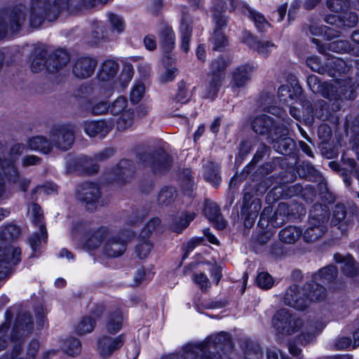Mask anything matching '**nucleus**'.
<instances>
[{
    "label": "nucleus",
    "instance_id": "obj_1",
    "mask_svg": "<svg viewBox=\"0 0 359 359\" xmlns=\"http://www.w3.org/2000/svg\"><path fill=\"white\" fill-rule=\"evenodd\" d=\"M70 0H30L29 8L25 5H17L0 11V39L8 33L20 32L27 22V12H29V22L31 27H39L45 19L56 20L60 11L67 7Z\"/></svg>",
    "mask_w": 359,
    "mask_h": 359
},
{
    "label": "nucleus",
    "instance_id": "obj_2",
    "mask_svg": "<svg viewBox=\"0 0 359 359\" xmlns=\"http://www.w3.org/2000/svg\"><path fill=\"white\" fill-rule=\"evenodd\" d=\"M229 342V334L222 332L215 337H210L205 344L186 346L182 355L177 357V359H222L219 353H210V355H207L208 351L212 345L217 348Z\"/></svg>",
    "mask_w": 359,
    "mask_h": 359
},
{
    "label": "nucleus",
    "instance_id": "obj_3",
    "mask_svg": "<svg viewBox=\"0 0 359 359\" xmlns=\"http://www.w3.org/2000/svg\"><path fill=\"white\" fill-rule=\"evenodd\" d=\"M330 213L326 205L316 203L310 211L309 226L303 234L304 240L314 242L321 238L326 231Z\"/></svg>",
    "mask_w": 359,
    "mask_h": 359
},
{
    "label": "nucleus",
    "instance_id": "obj_4",
    "mask_svg": "<svg viewBox=\"0 0 359 359\" xmlns=\"http://www.w3.org/2000/svg\"><path fill=\"white\" fill-rule=\"evenodd\" d=\"M303 325V320L287 309L277 311L272 318V327L279 338L295 334L301 330Z\"/></svg>",
    "mask_w": 359,
    "mask_h": 359
},
{
    "label": "nucleus",
    "instance_id": "obj_5",
    "mask_svg": "<svg viewBox=\"0 0 359 359\" xmlns=\"http://www.w3.org/2000/svg\"><path fill=\"white\" fill-rule=\"evenodd\" d=\"M234 9L233 0H214L212 17L215 21L216 28L212 38L213 49L222 50L227 45L228 41L221 29L226 27L227 20L223 13L226 10Z\"/></svg>",
    "mask_w": 359,
    "mask_h": 359
},
{
    "label": "nucleus",
    "instance_id": "obj_6",
    "mask_svg": "<svg viewBox=\"0 0 359 359\" xmlns=\"http://www.w3.org/2000/svg\"><path fill=\"white\" fill-rule=\"evenodd\" d=\"M115 154V149L112 147H107L95 154L94 156L89 157L82 156L78 158L69 157L67 159V169L69 172L79 168H82L89 174L97 172L99 170L98 162H103Z\"/></svg>",
    "mask_w": 359,
    "mask_h": 359
},
{
    "label": "nucleus",
    "instance_id": "obj_7",
    "mask_svg": "<svg viewBox=\"0 0 359 359\" xmlns=\"http://www.w3.org/2000/svg\"><path fill=\"white\" fill-rule=\"evenodd\" d=\"M33 330L32 317L29 313H23L20 314L15 321L11 339L15 341L12 355L11 357L5 356L0 359H22L19 356L21 354L22 346L20 339L24 336H27Z\"/></svg>",
    "mask_w": 359,
    "mask_h": 359
},
{
    "label": "nucleus",
    "instance_id": "obj_8",
    "mask_svg": "<svg viewBox=\"0 0 359 359\" xmlns=\"http://www.w3.org/2000/svg\"><path fill=\"white\" fill-rule=\"evenodd\" d=\"M227 65V62L223 57H218L211 62L208 80L205 85L208 97L212 98L217 95L224 79Z\"/></svg>",
    "mask_w": 359,
    "mask_h": 359
},
{
    "label": "nucleus",
    "instance_id": "obj_9",
    "mask_svg": "<svg viewBox=\"0 0 359 359\" xmlns=\"http://www.w3.org/2000/svg\"><path fill=\"white\" fill-rule=\"evenodd\" d=\"M55 147L62 151L70 149L75 140L74 127L69 124H57L53 126L49 131Z\"/></svg>",
    "mask_w": 359,
    "mask_h": 359
},
{
    "label": "nucleus",
    "instance_id": "obj_10",
    "mask_svg": "<svg viewBox=\"0 0 359 359\" xmlns=\"http://www.w3.org/2000/svg\"><path fill=\"white\" fill-rule=\"evenodd\" d=\"M76 197L85 204L89 211H93L98 206H102L105 203L102 199L100 187L93 182L82 183L76 190Z\"/></svg>",
    "mask_w": 359,
    "mask_h": 359
},
{
    "label": "nucleus",
    "instance_id": "obj_11",
    "mask_svg": "<svg viewBox=\"0 0 359 359\" xmlns=\"http://www.w3.org/2000/svg\"><path fill=\"white\" fill-rule=\"evenodd\" d=\"M255 189L249 186L243 190L241 216L245 218V226H252L262 208L260 199L254 197Z\"/></svg>",
    "mask_w": 359,
    "mask_h": 359
},
{
    "label": "nucleus",
    "instance_id": "obj_12",
    "mask_svg": "<svg viewBox=\"0 0 359 359\" xmlns=\"http://www.w3.org/2000/svg\"><path fill=\"white\" fill-rule=\"evenodd\" d=\"M6 151V147L0 142V169L6 179L15 184H17L23 191H25L30 184V180L22 177L16 165L4 158Z\"/></svg>",
    "mask_w": 359,
    "mask_h": 359
},
{
    "label": "nucleus",
    "instance_id": "obj_13",
    "mask_svg": "<svg viewBox=\"0 0 359 359\" xmlns=\"http://www.w3.org/2000/svg\"><path fill=\"white\" fill-rule=\"evenodd\" d=\"M288 129L285 126H277L274 129V135L268 141L273 144V148L278 153L289 155L294 149V140L287 137Z\"/></svg>",
    "mask_w": 359,
    "mask_h": 359
},
{
    "label": "nucleus",
    "instance_id": "obj_14",
    "mask_svg": "<svg viewBox=\"0 0 359 359\" xmlns=\"http://www.w3.org/2000/svg\"><path fill=\"white\" fill-rule=\"evenodd\" d=\"M144 165L150 168L155 173H161L171 166V158L163 150L159 149L142 156Z\"/></svg>",
    "mask_w": 359,
    "mask_h": 359
},
{
    "label": "nucleus",
    "instance_id": "obj_15",
    "mask_svg": "<svg viewBox=\"0 0 359 359\" xmlns=\"http://www.w3.org/2000/svg\"><path fill=\"white\" fill-rule=\"evenodd\" d=\"M132 236L133 233L130 231L117 236H111L110 235L104 243V254L110 257L121 255L126 251L127 243Z\"/></svg>",
    "mask_w": 359,
    "mask_h": 359
},
{
    "label": "nucleus",
    "instance_id": "obj_16",
    "mask_svg": "<svg viewBox=\"0 0 359 359\" xmlns=\"http://www.w3.org/2000/svg\"><path fill=\"white\" fill-rule=\"evenodd\" d=\"M283 302L285 305L298 311H304L308 308V299L304 288L297 285H292L288 287L283 297Z\"/></svg>",
    "mask_w": 359,
    "mask_h": 359
},
{
    "label": "nucleus",
    "instance_id": "obj_17",
    "mask_svg": "<svg viewBox=\"0 0 359 359\" xmlns=\"http://www.w3.org/2000/svg\"><path fill=\"white\" fill-rule=\"evenodd\" d=\"M158 39L163 50V64L166 66L172 65L175 59L171 53L175 46V34L172 28L166 24H163L158 30Z\"/></svg>",
    "mask_w": 359,
    "mask_h": 359
},
{
    "label": "nucleus",
    "instance_id": "obj_18",
    "mask_svg": "<svg viewBox=\"0 0 359 359\" xmlns=\"http://www.w3.org/2000/svg\"><path fill=\"white\" fill-rule=\"evenodd\" d=\"M97 65L96 58L92 56L82 55L78 57L72 63V74L78 79H88L94 74Z\"/></svg>",
    "mask_w": 359,
    "mask_h": 359
},
{
    "label": "nucleus",
    "instance_id": "obj_19",
    "mask_svg": "<svg viewBox=\"0 0 359 359\" xmlns=\"http://www.w3.org/2000/svg\"><path fill=\"white\" fill-rule=\"evenodd\" d=\"M135 172V163L128 159H122L111 171L110 180L119 184L130 182Z\"/></svg>",
    "mask_w": 359,
    "mask_h": 359
},
{
    "label": "nucleus",
    "instance_id": "obj_20",
    "mask_svg": "<svg viewBox=\"0 0 359 359\" xmlns=\"http://www.w3.org/2000/svg\"><path fill=\"white\" fill-rule=\"evenodd\" d=\"M123 335L115 337L103 335L97 339V350L103 358H109L112 353L119 349L124 344Z\"/></svg>",
    "mask_w": 359,
    "mask_h": 359
},
{
    "label": "nucleus",
    "instance_id": "obj_21",
    "mask_svg": "<svg viewBox=\"0 0 359 359\" xmlns=\"http://www.w3.org/2000/svg\"><path fill=\"white\" fill-rule=\"evenodd\" d=\"M251 126L253 131L258 135L269 134V141L274 135V129L283 125H276L271 117L263 114L255 117L251 122Z\"/></svg>",
    "mask_w": 359,
    "mask_h": 359
},
{
    "label": "nucleus",
    "instance_id": "obj_22",
    "mask_svg": "<svg viewBox=\"0 0 359 359\" xmlns=\"http://www.w3.org/2000/svg\"><path fill=\"white\" fill-rule=\"evenodd\" d=\"M69 54L62 49H58L48 55L46 62V71L50 74L60 72L69 62Z\"/></svg>",
    "mask_w": 359,
    "mask_h": 359
},
{
    "label": "nucleus",
    "instance_id": "obj_23",
    "mask_svg": "<svg viewBox=\"0 0 359 359\" xmlns=\"http://www.w3.org/2000/svg\"><path fill=\"white\" fill-rule=\"evenodd\" d=\"M21 251L19 248L9 247L0 250V278H4L8 271V264H18L20 260Z\"/></svg>",
    "mask_w": 359,
    "mask_h": 359
},
{
    "label": "nucleus",
    "instance_id": "obj_24",
    "mask_svg": "<svg viewBox=\"0 0 359 359\" xmlns=\"http://www.w3.org/2000/svg\"><path fill=\"white\" fill-rule=\"evenodd\" d=\"M113 126L114 124L111 121L102 119L85 122L83 130L90 137L102 138L113 128Z\"/></svg>",
    "mask_w": 359,
    "mask_h": 359
},
{
    "label": "nucleus",
    "instance_id": "obj_25",
    "mask_svg": "<svg viewBox=\"0 0 359 359\" xmlns=\"http://www.w3.org/2000/svg\"><path fill=\"white\" fill-rule=\"evenodd\" d=\"M243 42L264 57H267L276 47L271 41L257 40L251 33L248 32H245L243 34Z\"/></svg>",
    "mask_w": 359,
    "mask_h": 359
},
{
    "label": "nucleus",
    "instance_id": "obj_26",
    "mask_svg": "<svg viewBox=\"0 0 359 359\" xmlns=\"http://www.w3.org/2000/svg\"><path fill=\"white\" fill-rule=\"evenodd\" d=\"M110 235L111 231L107 226H102L90 230L86 236V246L90 250L96 249L103 241L105 242Z\"/></svg>",
    "mask_w": 359,
    "mask_h": 359
},
{
    "label": "nucleus",
    "instance_id": "obj_27",
    "mask_svg": "<svg viewBox=\"0 0 359 359\" xmlns=\"http://www.w3.org/2000/svg\"><path fill=\"white\" fill-rule=\"evenodd\" d=\"M204 214L217 229H224L226 226V221L220 213L218 205L211 201L205 202Z\"/></svg>",
    "mask_w": 359,
    "mask_h": 359
},
{
    "label": "nucleus",
    "instance_id": "obj_28",
    "mask_svg": "<svg viewBox=\"0 0 359 359\" xmlns=\"http://www.w3.org/2000/svg\"><path fill=\"white\" fill-rule=\"evenodd\" d=\"M303 288L308 299V307L311 302H320L326 297V289L316 283V280L313 279L311 281L306 283Z\"/></svg>",
    "mask_w": 359,
    "mask_h": 359
},
{
    "label": "nucleus",
    "instance_id": "obj_29",
    "mask_svg": "<svg viewBox=\"0 0 359 359\" xmlns=\"http://www.w3.org/2000/svg\"><path fill=\"white\" fill-rule=\"evenodd\" d=\"M313 42L316 45L317 49L320 53H325L327 50L339 53H348L350 50L351 44L346 40H337L326 45L321 44L317 39H313Z\"/></svg>",
    "mask_w": 359,
    "mask_h": 359
},
{
    "label": "nucleus",
    "instance_id": "obj_30",
    "mask_svg": "<svg viewBox=\"0 0 359 359\" xmlns=\"http://www.w3.org/2000/svg\"><path fill=\"white\" fill-rule=\"evenodd\" d=\"M336 262L342 264L341 270L347 276L353 277L358 273V264L351 255L344 256L337 253L334 256Z\"/></svg>",
    "mask_w": 359,
    "mask_h": 359
},
{
    "label": "nucleus",
    "instance_id": "obj_31",
    "mask_svg": "<svg viewBox=\"0 0 359 359\" xmlns=\"http://www.w3.org/2000/svg\"><path fill=\"white\" fill-rule=\"evenodd\" d=\"M52 139L44 136H36L30 138L27 141L28 148L32 150L39 151L40 152L48 154L53 151L55 147Z\"/></svg>",
    "mask_w": 359,
    "mask_h": 359
},
{
    "label": "nucleus",
    "instance_id": "obj_32",
    "mask_svg": "<svg viewBox=\"0 0 359 359\" xmlns=\"http://www.w3.org/2000/svg\"><path fill=\"white\" fill-rule=\"evenodd\" d=\"M254 67L249 64L237 67L233 73V83L236 87H243L251 79Z\"/></svg>",
    "mask_w": 359,
    "mask_h": 359
},
{
    "label": "nucleus",
    "instance_id": "obj_33",
    "mask_svg": "<svg viewBox=\"0 0 359 359\" xmlns=\"http://www.w3.org/2000/svg\"><path fill=\"white\" fill-rule=\"evenodd\" d=\"M203 177L205 180L215 187H217L221 182L219 165L212 161H208L203 165Z\"/></svg>",
    "mask_w": 359,
    "mask_h": 359
},
{
    "label": "nucleus",
    "instance_id": "obj_34",
    "mask_svg": "<svg viewBox=\"0 0 359 359\" xmlns=\"http://www.w3.org/2000/svg\"><path fill=\"white\" fill-rule=\"evenodd\" d=\"M118 69V65L112 60H107L102 62L98 72V79L102 81H110Z\"/></svg>",
    "mask_w": 359,
    "mask_h": 359
},
{
    "label": "nucleus",
    "instance_id": "obj_35",
    "mask_svg": "<svg viewBox=\"0 0 359 359\" xmlns=\"http://www.w3.org/2000/svg\"><path fill=\"white\" fill-rule=\"evenodd\" d=\"M191 20L189 15H184L182 18L180 32L182 34L181 48L185 53L189 48V41L191 36L192 28L191 27Z\"/></svg>",
    "mask_w": 359,
    "mask_h": 359
},
{
    "label": "nucleus",
    "instance_id": "obj_36",
    "mask_svg": "<svg viewBox=\"0 0 359 359\" xmlns=\"http://www.w3.org/2000/svg\"><path fill=\"white\" fill-rule=\"evenodd\" d=\"M280 240L286 244H294L302 236V231L294 226H288L279 231Z\"/></svg>",
    "mask_w": 359,
    "mask_h": 359
},
{
    "label": "nucleus",
    "instance_id": "obj_37",
    "mask_svg": "<svg viewBox=\"0 0 359 359\" xmlns=\"http://www.w3.org/2000/svg\"><path fill=\"white\" fill-rule=\"evenodd\" d=\"M107 36V29L101 23H95L92 27L90 33L86 36L87 42L91 46H97Z\"/></svg>",
    "mask_w": 359,
    "mask_h": 359
},
{
    "label": "nucleus",
    "instance_id": "obj_38",
    "mask_svg": "<svg viewBox=\"0 0 359 359\" xmlns=\"http://www.w3.org/2000/svg\"><path fill=\"white\" fill-rule=\"evenodd\" d=\"M302 93V88L299 86L291 87L289 85H283L279 87L278 90V97L283 103H287L289 100H292Z\"/></svg>",
    "mask_w": 359,
    "mask_h": 359
},
{
    "label": "nucleus",
    "instance_id": "obj_39",
    "mask_svg": "<svg viewBox=\"0 0 359 359\" xmlns=\"http://www.w3.org/2000/svg\"><path fill=\"white\" fill-rule=\"evenodd\" d=\"M123 323V317L118 310L110 313L106 319L105 328L111 334H115L118 332Z\"/></svg>",
    "mask_w": 359,
    "mask_h": 359
},
{
    "label": "nucleus",
    "instance_id": "obj_40",
    "mask_svg": "<svg viewBox=\"0 0 359 359\" xmlns=\"http://www.w3.org/2000/svg\"><path fill=\"white\" fill-rule=\"evenodd\" d=\"M338 270L334 265H328L320 269L318 273L313 276V279L320 280L323 283H330L333 281L337 276Z\"/></svg>",
    "mask_w": 359,
    "mask_h": 359
},
{
    "label": "nucleus",
    "instance_id": "obj_41",
    "mask_svg": "<svg viewBox=\"0 0 359 359\" xmlns=\"http://www.w3.org/2000/svg\"><path fill=\"white\" fill-rule=\"evenodd\" d=\"M153 243L147 236H142L140 233L138 243L135 246V252L140 259H144L151 253Z\"/></svg>",
    "mask_w": 359,
    "mask_h": 359
},
{
    "label": "nucleus",
    "instance_id": "obj_42",
    "mask_svg": "<svg viewBox=\"0 0 359 359\" xmlns=\"http://www.w3.org/2000/svg\"><path fill=\"white\" fill-rule=\"evenodd\" d=\"M46 52L43 49L36 50L35 55L32 60L30 68L32 72L38 73L43 69H46L48 63L46 62L47 58Z\"/></svg>",
    "mask_w": 359,
    "mask_h": 359
},
{
    "label": "nucleus",
    "instance_id": "obj_43",
    "mask_svg": "<svg viewBox=\"0 0 359 359\" xmlns=\"http://www.w3.org/2000/svg\"><path fill=\"white\" fill-rule=\"evenodd\" d=\"M95 325L96 321L91 316H85L78 323L75 331L79 335H84L92 332Z\"/></svg>",
    "mask_w": 359,
    "mask_h": 359
},
{
    "label": "nucleus",
    "instance_id": "obj_44",
    "mask_svg": "<svg viewBox=\"0 0 359 359\" xmlns=\"http://www.w3.org/2000/svg\"><path fill=\"white\" fill-rule=\"evenodd\" d=\"M347 209L344 204H337L332 211V217L331 223L334 226H337L340 224L341 225L347 224Z\"/></svg>",
    "mask_w": 359,
    "mask_h": 359
},
{
    "label": "nucleus",
    "instance_id": "obj_45",
    "mask_svg": "<svg viewBox=\"0 0 359 359\" xmlns=\"http://www.w3.org/2000/svg\"><path fill=\"white\" fill-rule=\"evenodd\" d=\"M176 191L172 187H163L159 192L157 201L161 206L170 205L175 199Z\"/></svg>",
    "mask_w": 359,
    "mask_h": 359
},
{
    "label": "nucleus",
    "instance_id": "obj_46",
    "mask_svg": "<svg viewBox=\"0 0 359 359\" xmlns=\"http://www.w3.org/2000/svg\"><path fill=\"white\" fill-rule=\"evenodd\" d=\"M63 349L69 355H77L81 351V343L80 340L76 338H69L65 341L63 345Z\"/></svg>",
    "mask_w": 359,
    "mask_h": 359
},
{
    "label": "nucleus",
    "instance_id": "obj_47",
    "mask_svg": "<svg viewBox=\"0 0 359 359\" xmlns=\"http://www.w3.org/2000/svg\"><path fill=\"white\" fill-rule=\"evenodd\" d=\"M245 14L248 16L255 23L256 27L259 30L262 31L268 25V22L264 17V15L256 12L249 7L245 8Z\"/></svg>",
    "mask_w": 359,
    "mask_h": 359
},
{
    "label": "nucleus",
    "instance_id": "obj_48",
    "mask_svg": "<svg viewBox=\"0 0 359 359\" xmlns=\"http://www.w3.org/2000/svg\"><path fill=\"white\" fill-rule=\"evenodd\" d=\"M127 107V99L125 97L119 96L109 105V111L112 115L117 116L128 111Z\"/></svg>",
    "mask_w": 359,
    "mask_h": 359
},
{
    "label": "nucleus",
    "instance_id": "obj_49",
    "mask_svg": "<svg viewBox=\"0 0 359 359\" xmlns=\"http://www.w3.org/2000/svg\"><path fill=\"white\" fill-rule=\"evenodd\" d=\"M195 216L194 212L182 213L179 220L173 224V231L180 233L189 226V223L195 218Z\"/></svg>",
    "mask_w": 359,
    "mask_h": 359
},
{
    "label": "nucleus",
    "instance_id": "obj_50",
    "mask_svg": "<svg viewBox=\"0 0 359 359\" xmlns=\"http://www.w3.org/2000/svg\"><path fill=\"white\" fill-rule=\"evenodd\" d=\"M326 5L330 11L341 13L348 11L350 2L348 0H327Z\"/></svg>",
    "mask_w": 359,
    "mask_h": 359
},
{
    "label": "nucleus",
    "instance_id": "obj_51",
    "mask_svg": "<svg viewBox=\"0 0 359 359\" xmlns=\"http://www.w3.org/2000/svg\"><path fill=\"white\" fill-rule=\"evenodd\" d=\"M27 144L25 145L20 143L13 145L8 152L9 158L6 160L15 165V162L19 159L20 156L27 152Z\"/></svg>",
    "mask_w": 359,
    "mask_h": 359
},
{
    "label": "nucleus",
    "instance_id": "obj_52",
    "mask_svg": "<svg viewBox=\"0 0 359 359\" xmlns=\"http://www.w3.org/2000/svg\"><path fill=\"white\" fill-rule=\"evenodd\" d=\"M133 123V113L130 110H128L121 114L118 118L116 124V128L118 130H125Z\"/></svg>",
    "mask_w": 359,
    "mask_h": 359
},
{
    "label": "nucleus",
    "instance_id": "obj_53",
    "mask_svg": "<svg viewBox=\"0 0 359 359\" xmlns=\"http://www.w3.org/2000/svg\"><path fill=\"white\" fill-rule=\"evenodd\" d=\"M32 212L33 214V222L35 225H39L40 228L41 233L43 236L46 233V226L42 223L43 219V213L41 209V207L36 204L33 203L32 205Z\"/></svg>",
    "mask_w": 359,
    "mask_h": 359
},
{
    "label": "nucleus",
    "instance_id": "obj_54",
    "mask_svg": "<svg viewBox=\"0 0 359 359\" xmlns=\"http://www.w3.org/2000/svg\"><path fill=\"white\" fill-rule=\"evenodd\" d=\"M191 97V93L189 90L186 83L184 81H180L178 83V90L175 96L177 102L182 104L187 103Z\"/></svg>",
    "mask_w": 359,
    "mask_h": 359
},
{
    "label": "nucleus",
    "instance_id": "obj_55",
    "mask_svg": "<svg viewBox=\"0 0 359 359\" xmlns=\"http://www.w3.org/2000/svg\"><path fill=\"white\" fill-rule=\"evenodd\" d=\"M257 285L264 290L270 289L274 283L271 276L267 272H260L256 279Z\"/></svg>",
    "mask_w": 359,
    "mask_h": 359
},
{
    "label": "nucleus",
    "instance_id": "obj_56",
    "mask_svg": "<svg viewBox=\"0 0 359 359\" xmlns=\"http://www.w3.org/2000/svg\"><path fill=\"white\" fill-rule=\"evenodd\" d=\"M161 220L158 217L151 219L141 232L142 236L149 237L154 232L157 231L161 226Z\"/></svg>",
    "mask_w": 359,
    "mask_h": 359
},
{
    "label": "nucleus",
    "instance_id": "obj_57",
    "mask_svg": "<svg viewBox=\"0 0 359 359\" xmlns=\"http://www.w3.org/2000/svg\"><path fill=\"white\" fill-rule=\"evenodd\" d=\"M145 92L144 85L141 82L136 83L132 88L130 91V100L133 103L139 102Z\"/></svg>",
    "mask_w": 359,
    "mask_h": 359
},
{
    "label": "nucleus",
    "instance_id": "obj_58",
    "mask_svg": "<svg viewBox=\"0 0 359 359\" xmlns=\"http://www.w3.org/2000/svg\"><path fill=\"white\" fill-rule=\"evenodd\" d=\"M306 65L313 72H316L320 74H324L327 72L326 68L322 65L320 60L317 57H310L307 58Z\"/></svg>",
    "mask_w": 359,
    "mask_h": 359
},
{
    "label": "nucleus",
    "instance_id": "obj_59",
    "mask_svg": "<svg viewBox=\"0 0 359 359\" xmlns=\"http://www.w3.org/2000/svg\"><path fill=\"white\" fill-rule=\"evenodd\" d=\"M134 74L133 67L130 63L124 64L120 76V81L123 86H126L132 79Z\"/></svg>",
    "mask_w": 359,
    "mask_h": 359
},
{
    "label": "nucleus",
    "instance_id": "obj_60",
    "mask_svg": "<svg viewBox=\"0 0 359 359\" xmlns=\"http://www.w3.org/2000/svg\"><path fill=\"white\" fill-rule=\"evenodd\" d=\"M109 18L113 32L120 34L124 30L125 25L122 18L112 13L109 15Z\"/></svg>",
    "mask_w": 359,
    "mask_h": 359
},
{
    "label": "nucleus",
    "instance_id": "obj_61",
    "mask_svg": "<svg viewBox=\"0 0 359 359\" xmlns=\"http://www.w3.org/2000/svg\"><path fill=\"white\" fill-rule=\"evenodd\" d=\"M194 281L199 285L201 290H206L210 287V282L207 276L203 273H194L193 274Z\"/></svg>",
    "mask_w": 359,
    "mask_h": 359
},
{
    "label": "nucleus",
    "instance_id": "obj_62",
    "mask_svg": "<svg viewBox=\"0 0 359 359\" xmlns=\"http://www.w3.org/2000/svg\"><path fill=\"white\" fill-rule=\"evenodd\" d=\"M269 149V147L265 144H261L258 147L255 154L254 155L251 163L246 167V172H250L252 165L259 162L262 158V157L268 153Z\"/></svg>",
    "mask_w": 359,
    "mask_h": 359
},
{
    "label": "nucleus",
    "instance_id": "obj_63",
    "mask_svg": "<svg viewBox=\"0 0 359 359\" xmlns=\"http://www.w3.org/2000/svg\"><path fill=\"white\" fill-rule=\"evenodd\" d=\"M47 238V232L43 236L39 230V232L34 233L29 238V243L34 251H36L41 245V241Z\"/></svg>",
    "mask_w": 359,
    "mask_h": 359
},
{
    "label": "nucleus",
    "instance_id": "obj_64",
    "mask_svg": "<svg viewBox=\"0 0 359 359\" xmlns=\"http://www.w3.org/2000/svg\"><path fill=\"white\" fill-rule=\"evenodd\" d=\"M109 110V104L106 101H100L93 104L91 107L90 111L95 116L104 114Z\"/></svg>",
    "mask_w": 359,
    "mask_h": 359
}]
</instances>
